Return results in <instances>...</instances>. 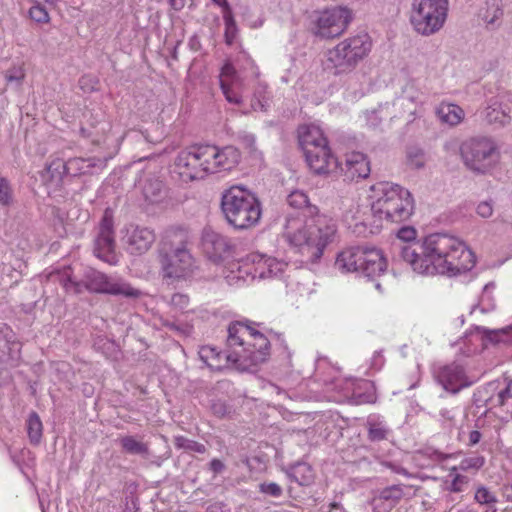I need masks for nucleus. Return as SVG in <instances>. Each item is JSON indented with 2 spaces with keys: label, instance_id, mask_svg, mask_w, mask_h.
I'll return each mask as SVG.
<instances>
[{
  "label": "nucleus",
  "instance_id": "nucleus-1",
  "mask_svg": "<svg viewBox=\"0 0 512 512\" xmlns=\"http://www.w3.org/2000/svg\"><path fill=\"white\" fill-rule=\"evenodd\" d=\"M416 237L414 227H401L397 232L398 242L393 243V252L419 274L456 276L475 266L474 253L454 236L433 233L422 240H416Z\"/></svg>",
  "mask_w": 512,
  "mask_h": 512
},
{
  "label": "nucleus",
  "instance_id": "nucleus-2",
  "mask_svg": "<svg viewBox=\"0 0 512 512\" xmlns=\"http://www.w3.org/2000/svg\"><path fill=\"white\" fill-rule=\"evenodd\" d=\"M287 203L294 209L303 211L306 224L303 230L293 235L291 241L298 246L303 256L311 263H316L323 255L324 249L336 235L335 221L325 214H320L317 206L310 203L307 194L294 190L287 196Z\"/></svg>",
  "mask_w": 512,
  "mask_h": 512
},
{
  "label": "nucleus",
  "instance_id": "nucleus-3",
  "mask_svg": "<svg viewBox=\"0 0 512 512\" xmlns=\"http://www.w3.org/2000/svg\"><path fill=\"white\" fill-rule=\"evenodd\" d=\"M240 159L241 153L234 146L220 148L211 144H195L180 151L174 165L184 181H193L203 179L208 174L231 171Z\"/></svg>",
  "mask_w": 512,
  "mask_h": 512
},
{
  "label": "nucleus",
  "instance_id": "nucleus-4",
  "mask_svg": "<svg viewBox=\"0 0 512 512\" xmlns=\"http://www.w3.org/2000/svg\"><path fill=\"white\" fill-rule=\"evenodd\" d=\"M376 198L371 204L372 214L390 223H402L413 215L415 203L409 190L392 182H378L371 187Z\"/></svg>",
  "mask_w": 512,
  "mask_h": 512
},
{
  "label": "nucleus",
  "instance_id": "nucleus-5",
  "mask_svg": "<svg viewBox=\"0 0 512 512\" xmlns=\"http://www.w3.org/2000/svg\"><path fill=\"white\" fill-rule=\"evenodd\" d=\"M59 282L66 292L74 294L88 291L94 294L123 296L131 299L139 298L141 295V291L129 283L110 277L92 267H86L79 280L75 279L70 272L65 271L60 276Z\"/></svg>",
  "mask_w": 512,
  "mask_h": 512
},
{
  "label": "nucleus",
  "instance_id": "nucleus-6",
  "mask_svg": "<svg viewBox=\"0 0 512 512\" xmlns=\"http://www.w3.org/2000/svg\"><path fill=\"white\" fill-rule=\"evenodd\" d=\"M189 236L175 231L162 241L158 249V261L164 279H185L195 268V260L188 248Z\"/></svg>",
  "mask_w": 512,
  "mask_h": 512
},
{
  "label": "nucleus",
  "instance_id": "nucleus-7",
  "mask_svg": "<svg viewBox=\"0 0 512 512\" xmlns=\"http://www.w3.org/2000/svg\"><path fill=\"white\" fill-rule=\"evenodd\" d=\"M221 209L229 225L238 230L255 226L262 213L256 195L241 186H232L223 192Z\"/></svg>",
  "mask_w": 512,
  "mask_h": 512
},
{
  "label": "nucleus",
  "instance_id": "nucleus-8",
  "mask_svg": "<svg viewBox=\"0 0 512 512\" xmlns=\"http://www.w3.org/2000/svg\"><path fill=\"white\" fill-rule=\"evenodd\" d=\"M335 267L343 273L355 272L373 280L386 271L387 261L380 249L354 246L338 254Z\"/></svg>",
  "mask_w": 512,
  "mask_h": 512
},
{
  "label": "nucleus",
  "instance_id": "nucleus-9",
  "mask_svg": "<svg viewBox=\"0 0 512 512\" xmlns=\"http://www.w3.org/2000/svg\"><path fill=\"white\" fill-rule=\"evenodd\" d=\"M447 13L448 0H413L410 22L417 33L430 36L443 27Z\"/></svg>",
  "mask_w": 512,
  "mask_h": 512
},
{
  "label": "nucleus",
  "instance_id": "nucleus-10",
  "mask_svg": "<svg viewBox=\"0 0 512 512\" xmlns=\"http://www.w3.org/2000/svg\"><path fill=\"white\" fill-rule=\"evenodd\" d=\"M372 43L367 33H361L340 42L329 51L328 61L333 64L335 74L352 71L370 52Z\"/></svg>",
  "mask_w": 512,
  "mask_h": 512
},
{
  "label": "nucleus",
  "instance_id": "nucleus-11",
  "mask_svg": "<svg viewBox=\"0 0 512 512\" xmlns=\"http://www.w3.org/2000/svg\"><path fill=\"white\" fill-rule=\"evenodd\" d=\"M496 145L488 138H471L460 146L465 166L477 173H485L495 162Z\"/></svg>",
  "mask_w": 512,
  "mask_h": 512
},
{
  "label": "nucleus",
  "instance_id": "nucleus-12",
  "mask_svg": "<svg viewBox=\"0 0 512 512\" xmlns=\"http://www.w3.org/2000/svg\"><path fill=\"white\" fill-rule=\"evenodd\" d=\"M352 20L351 11L345 7H335L319 13L314 20L312 31L320 38L340 36Z\"/></svg>",
  "mask_w": 512,
  "mask_h": 512
},
{
  "label": "nucleus",
  "instance_id": "nucleus-13",
  "mask_svg": "<svg viewBox=\"0 0 512 512\" xmlns=\"http://www.w3.org/2000/svg\"><path fill=\"white\" fill-rule=\"evenodd\" d=\"M243 362L238 363L239 371H253L259 365L267 361L270 356V341L268 338L252 326L248 333L246 348L239 351Z\"/></svg>",
  "mask_w": 512,
  "mask_h": 512
},
{
  "label": "nucleus",
  "instance_id": "nucleus-14",
  "mask_svg": "<svg viewBox=\"0 0 512 512\" xmlns=\"http://www.w3.org/2000/svg\"><path fill=\"white\" fill-rule=\"evenodd\" d=\"M114 251L115 232L113 216L106 210L99 223L97 236L94 240V255L109 264H114L116 262Z\"/></svg>",
  "mask_w": 512,
  "mask_h": 512
},
{
  "label": "nucleus",
  "instance_id": "nucleus-15",
  "mask_svg": "<svg viewBox=\"0 0 512 512\" xmlns=\"http://www.w3.org/2000/svg\"><path fill=\"white\" fill-rule=\"evenodd\" d=\"M434 377L444 390L454 395L474 383V381L470 380L467 376L463 365L458 362H452L438 367L434 371Z\"/></svg>",
  "mask_w": 512,
  "mask_h": 512
},
{
  "label": "nucleus",
  "instance_id": "nucleus-16",
  "mask_svg": "<svg viewBox=\"0 0 512 512\" xmlns=\"http://www.w3.org/2000/svg\"><path fill=\"white\" fill-rule=\"evenodd\" d=\"M201 245L204 254L215 263L234 256L235 245L231 240L211 228L203 230Z\"/></svg>",
  "mask_w": 512,
  "mask_h": 512
},
{
  "label": "nucleus",
  "instance_id": "nucleus-17",
  "mask_svg": "<svg viewBox=\"0 0 512 512\" xmlns=\"http://www.w3.org/2000/svg\"><path fill=\"white\" fill-rule=\"evenodd\" d=\"M21 359V343L13 330L7 325L0 328V374L9 368L19 365Z\"/></svg>",
  "mask_w": 512,
  "mask_h": 512
},
{
  "label": "nucleus",
  "instance_id": "nucleus-18",
  "mask_svg": "<svg viewBox=\"0 0 512 512\" xmlns=\"http://www.w3.org/2000/svg\"><path fill=\"white\" fill-rule=\"evenodd\" d=\"M200 359L212 370L221 371L224 368L234 367L238 370V363H242L238 350L219 351L214 346H202L199 350Z\"/></svg>",
  "mask_w": 512,
  "mask_h": 512
},
{
  "label": "nucleus",
  "instance_id": "nucleus-19",
  "mask_svg": "<svg viewBox=\"0 0 512 512\" xmlns=\"http://www.w3.org/2000/svg\"><path fill=\"white\" fill-rule=\"evenodd\" d=\"M304 156L310 169L318 175L328 174L338 167V161L332 155L328 142L317 148L307 149Z\"/></svg>",
  "mask_w": 512,
  "mask_h": 512
},
{
  "label": "nucleus",
  "instance_id": "nucleus-20",
  "mask_svg": "<svg viewBox=\"0 0 512 512\" xmlns=\"http://www.w3.org/2000/svg\"><path fill=\"white\" fill-rule=\"evenodd\" d=\"M154 241V232L148 228L139 226L128 229L124 237L126 250L132 255H142L146 253L151 248Z\"/></svg>",
  "mask_w": 512,
  "mask_h": 512
},
{
  "label": "nucleus",
  "instance_id": "nucleus-21",
  "mask_svg": "<svg viewBox=\"0 0 512 512\" xmlns=\"http://www.w3.org/2000/svg\"><path fill=\"white\" fill-rule=\"evenodd\" d=\"M510 113V105L504 100V97L498 95L489 100L482 116L488 124L503 127L510 123Z\"/></svg>",
  "mask_w": 512,
  "mask_h": 512
},
{
  "label": "nucleus",
  "instance_id": "nucleus-22",
  "mask_svg": "<svg viewBox=\"0 0 512 512\" xmlns=\"http://www.w3.org/2000/svg\"><path fill=\"white\" fill-rule=\"evenodd\" d=\"M263 258L258 254H250L244 260L230 263V272L234 278L243 279L251 276L252 279L259 277L265 278L266 272L262 268Z\"/></svg>",
  "mask_w": 512,
  "mask_h": 512
},
{
  "label": "nucleus",
  "instance_id": "nucleus-23",
  "mask_svg": "<svg viewBox=\"0 0 512 512\" xmlns=\"http://www.w3.org/2000/svg\"><path fill=\"white\" fill-rule=\"evenodd\" d=\"M252 325H257L255 322H242L236 321L230 323L228 326V336L226 340L227 350H236L239 347L241 351L246 348L248 342V333L252 331Z\"/></svg>",
  "mask_w": 512,
  "mask_h": 512
},
{
  "label": "nucleus",
  "instance_id": "nucleus-24",
  "mask_svg": "<svg viewBox=\"0 0 512 512\" xmlns=\"http://www.w3.org/2000/svg\"><path fill=\"white\" fill-rule=\"evenodd\" d=\"M297 132L298 142L303 153L307 152V149L317 148L328 142L321 129L314 125H301Z\"/></svg>",
  "mask_w": 512,
  "mask_h": 512
},
{
  "label": "nucleus",
  "instance_id": "nucleus-25",
  "mask_svg": "<svg viewBox=\"0 0 512 512\" xmlns=\"http://www.w3.org/2000/svg\"><path fill=\"white\" fill-rule=\"evenodd\" d=\"M346 174L352 180L367 178L370 174V162L361 152H352L346 156Z\"/></svg>",
  "mask_w": 512,
  "mask_h": 512
},
{
  "label": "nucleus",
  "instance_id": "nucleus-26",
  "mask_svg": "<svg viewBox=\"0 0 512 512\" xmlns=\"http://www.w3.org/2000/svg\"><path fill=\"white\" fill-rule=\"evenodd\" d=\"M365 427L367 429V439L373 443L388 440L392 434V429L387 422L378 415H370Z\"/></svg>",
  "mask_w": 512,
  "mask_h": 512
},
{
  "label": "nucleus",
  "instance_id": "nucleus-27",
  "mask_svg": "<svg viewBox=\"0 0 512 512\" xmlns=\"http://www.w3.org/2000/svg\"><path fill=\"white\" fill-rule=\"evenodd\" d=\"M290 481L300 486H310L314 482V471L312 467L305 462H297L290 465L285 471Z\"/></svg>",
  "mask_w": 512,
  "mask_h": 512
},
{
  "label": "nucleus",
  "instance_id": "nucleus-28",
  "mask_svg": "<svg viewBox=\"0 0 512 512\" xmlns=\"http://www.w3.org/2000/svg\"><path fill=\"white\" fill-rule=\"evenodd\" d=\"M435 113L442 123H446L450 126L459 124L464 117L463 109L452 103H441L436 108Z\"/></svg>",
  "mask_w": 512,
  "mask_h": 512
},
{
  "label": "nucleus",
  "instance_id": "nucleus-29",
  "mask_svg": "<svg viewBox=\"0 0 512 512\" xmlns=\"http://www.w3.org/2000/svg\"><path fill=\"white\" fill-rule=\"evenodd\" d=\"M504 15L502 0H486L485 7L481 11L482 20L489 26H499Z\"/></svg>",
  "mask_w": 512,
  "mask_h": 512
},
{
  "label": "nucleus",
  "instance_id": "nucleus-30",
  "mask_svg": "<svg viewBox=\"0 0 512 512\" xmlns=\"http://www.w3.org/2000/svg\"><path fill=\"white\" fill-rule=\"evenodd\" d=\"M119 443L123 452L127 454L139 455L143 458H148L150 454L148 444L137 440L134 436H123L119 439Z\"/></svg>",
  "mask_w": 512,
  "mask_h": 512
},
{
  "label": "nucleus",
  "instance_id": "nucleus-31",
  "mask_svg": "<svg viewBox=\"0 0 512 512\" xmlns=\"http://www.w3.org/2000/svg\"><path fill=\"white\" fill-rule=\"evenodd\" d=\"M475 330L482 335L484 341H488L491 344L498 343H512V338L508 337L512 327H506L502 329H488L483 326H476Z\"/></svg>",
  "mask_w": 512,
  "mask_h": 512
},
{
  "label": "nucleus",
  "instance_id": "nucleus-32",
  "mask_svg": "<svg viewBox=\"0 0 512 512\" xmlns=\"http://www.w3.org/2000/svg\"><path fill=\"white\" fill-rule=\"evenodd\" d=\"M403 495L404 492L401 485H391L381 489L379 494L373 498L372 504L378 507L379 502H389L391 508L403 498Z\"/></svg>",
  "mask_w": 512,
  "mask_h": 512
},
{
  "label": "nucleus",
  "instance_id": "nucleus-33",
  "mask_svg": "<svg viewBox=\"0 0 512 512\" xmlns=\"http://www.w3.org/2000/svg\"><path fill=\"white\" fill-rule=\"evenodd\" d=\"M164 184L158 178H147L142 186V193L146 201L159 202L163 197Z\"/></svg>",
  "mask_w": 512,
  "mask_h": 512
},
{
  "label": "nucleus",
  "instance_id": "nucleus-34",
  "mask_svg": "<svg viewBox=\"0 0 512 512\" xmlns=\"http://www.w3.org/2000/svg\"><path fill=\"white\" fill-rule=\"evenodd\" d=\"M267 85L258 84L254 89L253 97L251 99V108L254 111L266 112L270 106V97L267 91Z\"/></svg>",
  "mask_w": 512,
  "mask_h": 512
},
{
  "label": "nucleus",
  "instance_id": "nucleus-35",
  "mask_svg": "<svg viewBox=\"0 0 512 512\" xmlns=\"http://www.w3.org/2000/svg\"><path fill=\"white\" fill-rule=\"evenodd\" d=\"M223 20L225 24V42L231 45L237 34V25L233 16L232 8L228 2L224 3Z\"/></svg>",
  "mask_w": 512,
  "mask_h": 512
},
{
  "label": "nucleus",
  "instance_id": "nucleus-36",
  "mask_svg": "<svg viewBox=\"0 0 512 512\" xmlns=\"http://www.w3.org/2000/svg\"><path fill=\"white\" fill-rule=\"evenodd\" d=\"M43 425L39 415L32 411L27 419V433L32 444L37 445L42 438Z\"/></svg>",
  "mask_w": 512,
  "mask_h": 512
},
{
  "label": "nucleus",
  "instance_id": "nucleus-37",
  "mask_svg": "<svg viewBox=\"0 0 512 512\" xmlns=\"http://www.w3.org/2000/svg\"><path fill=\"white\" fill-rule=\"evenodd\" d=\"M173 443L176 449L184 450L185 452H195L199 454L207 452V448L204 444L182 435L175 436Z\"/></svg>",
  "mask_w": 512,
  "mask_h": 512
},
{
  "label": "nucleus",
  "instance_id": "nucleus-38",
  "mask_svg": "<svg viewBox=\"0 0 512 512\" xmlns=\"http://www.w3.org/2000/svg\"><path fill=\"white\" fill-rule=\"evenodd\" d=\"M512 398V387L508 377L505 378V387L499 389L497 393L491 394L486 400V405L490 407H503L507 400Z\"/></svg>",
  "mask_w": 512,
  "mask_h": 512
},
{
  "label": "nucleus",
  "instance_id": "nucleus-39",
  "mask_svg": "<svg viewBox=\"0 0 512 512\" xmlns=\"http://www.w3.org/2000/svg\"><path fill=\"white\" fill-rule=\"evenodd\" d=\"M66 164V173L68 176L77 177L83 174H88L89 169L87 166V159L75 157L70 158L65 162Z\"/></svg>",
  "mask_w": 512,
  "mask_h": 512
},
{
  "label": "nucleus",
  "instance_id": "nucleus-40",
  "mask_svg": "<svg viewBox=\"0 0 512 512\" xmlns=\"http://www.w3.org/2000/svg\"><path fill=\"white\" fill-rule=\"evenodd\" d=\"M474 500L481 506L497 504L498 498L494 492L484 485H477L474 492Z\"/></svg>",
  "mask_w": 512,
  "mask_h": 512
},
{
  "label": "nucleus",
  "instance_id": "nucleus-41",
  "mask_svg": "<svg viewBox=\"0 0 512 512\" xmlns=\"http://www.w3.org/2000/svg\"><path fill=\"white\" fill-rule=\"evenodd\" d=\"M426 162L425 153L421 148L410 147L407 150V164L413 169H421Z\"/></svg>",
  "mask_w": 512,
  "mask_h": 512
},
{
  "label": "nucleus",
  "instance_id": "nucleus-42",
  "mask_svg": "<svg viewBox=\"0 0 512 512\" xmlns=\"http://www.w3.org/2000/svg\"><path fill=\"white\" fill-rule=\"evenodd\" d=\"M47 172L50 174V178L53 181L61 182L66 173V164L61 159H55L46 167Z\"/></svg>",
  "mask_w": 512,
  "mask_h": 512
},
{
  "label": "nucleus",
  "instance_id": "nucleus-43",
  "mask_svg": "<svg viewBox=\"0 0 512 512\" xmlns=\"http://www.w3.org/2000/svg\"><path fill=\"white\" fill-rule=\"evenodd\" d=\"M259 493L271 498H280L283 495V488L276 482L263 481L258 484Z\"/></svg>",
  "mask_w": 512,
  "mask_h": 512
},
{
  "label": "nucleus",
  "instance_id": "nucleus-44",
  "mask_svg": "<svg viewBox=\"0 0 512 512\" xmlns=\"http://www.w3.org/2000/svg\"><path fill=\"white\" fill-rule=\"evenodd\" d=\"M25 78V71L21 66H14L5 73L7 84L14 85L16 88L22 86Z\"/></svg>",
  "mask_w": 512,
  "mask_h": 512
},
{
  "label": "nucleus",
  "instance_id": "nucleus-45",
  "mask_svg": "<svg viewBox=\"0 0 512 512\" xmlns=\"http://www.w3.org/2000/svg\"><path fill=\"white\" fill-rule=\"evenodd\" d=\"M267 267L266 277H278L280 276L287 264L279 262L276 259L267 258L262 260V268Z\"/></svg>",
  "mask_w": 512,
  "mask_h": 512
},
{
  "label": "nucleus",
  "instance_id": "nucleus-46",
  "mask_svg": "<svg viewBox=\"0 0 512 512\" xmlns=\"http://www.w3.org/2000/svg\"><path fill=\"white\" fill-rule=\"evenodd\" d=\"M29 16L37 23H48L50 20L47 8L41 2L32 5L29 9Z\"/></svg>",
  "mask_w": 512,
  "mask_h": 512
},
{
  "label": "nucleus",
  "instance_id": "nucleus-47",
  "mask_svg": "<svg viewBox=\"0 0 512 512\" xmlns=\"http://www.w3.org/2000/svg\"><path fill=\"white\" fill-rule=\"evenodd\" d=\"M13 202V191L9 181L0 177V205L9 206Z\"/></svg>",
  "mask_w": 512,
  "mask_h": 512
},
{
  "label": "nucleus",
  "instance_id": "nucleus-48",
  "mask_svg": "<svg viewBox=\"0 0 512 512\" xmlns=\"http://www.w3.org/2000/svg\"><path fill=\"white\" fill-rule=\"evenodd\" d=\"M162 324L165 328L169 329L170 331L176 332L178 335L181 336H190L193 331L192 325L189 324H179L170 320H165L162 322Z\"/></svg>",
  "mask_w": 512,
  "mask_h": 512
},
{
  "label": "nucleus",
  "instance_id": "nucleus-49",
  "mask_svg": "<svg viewBox=\"0 0 512 512\" xmlns=\"http://www.w3.org/2000/svg\"><path fill=\"white\" fill-rule=\"evenodd\" d=\"M210 409L213 415L218 418H223L230 413V407L225 401L220 399L211 400Z\"/></svg>",
  "mask_w": 512,
  "mask_h": 512
},
{
  "label": "nucleus",
  "instance_id": "nucleus-50",
  "mask_svg": "<svg viewBox=\"0 0 512 512\" xmlns=\"http://www.w3.org/2000/svg\"><path fill=\"white\" fill-rule=\"evenodd\" d=\"M221 90L225 96V99L232 104L239 105L242 102L241 96H239L229 85L226 80H221Z\"/></svg>",
  "mask_w": 512,
  "mask_h": 512
},
{
  "label": "nucleus",
  "instance_id": "nucleus-51",
  "mask_svg": "<svg viewBox=\"0 0 512 512\" xmlns=\"http://www.w3.org/2000/svg\"><path fill=\"white\" fill-rule=\"evenodd\" d=\"M485 463V459L482 456H473L465 458L460 463V468L462 470L468 469H480Z\"/></svg>",
  "mask_w": 512,
  "mask_h": 512
},
{
  "label": "nucleus",
  "instance_id": "nucleus-52",
  "mask_svg": "<svg viewBox=\"0 0 512 512\" xmlns=\"http://www.w3.org/2000/svg\"><path fill=\"white\" fill-rule=\"evenodd\" d=\"M469 483V478L465 475L456 474L450 484L451 492H462L465 489V486Z\"/></svg>",
  "mask_w": 512,
  "mask_h": 512
},
{
  "label": "nucleus",
  "instance_id": "nucleus-53",
  "mask_svg": "<svg viewBox=\"0 0 512 512\" xmlns=\"http://www.w3.org/2000/svg\"><path fill=\"white\" fill-rule=\"evenodd\" d=\"M170 303L175 309L183 311L189 305V297L185 294L175 293L172 295Z\"/></svg>",
  "mask_w": 512,
  "mask_h": 512
},
{
  "label": "nucleus",
  "instance_id": "nucleus-54",
  "mask_svg": "<svg viewBox=\"0 0 512 512\" xmlns=\"http://www.w3.org/2000/svg\"><path fill=\"white\" fill-rule=\"evenodd\" d=\"M477 214L482 218H489L493 214V206L489 201L480 202L476 208Z\"/></svg>",
  "mask_w": 512,
  "mask_h": 512
},
{
  "label": "nucleus",
  "instance_id": "nucleus-55",
  "mask_svg": "<svg viewBox=\"0 0 512 512\" xmlns=\"http://www.w3.org/2000/svg\"><path fill=\"white\" fill-rule=\"evenodd\" d=\"M236 76V69L234 68L233 64L230 62H226L222 68L220 73V81L221 80H232Z\"/></svg>",
  "mask_w": 512,
  "mask_h": 512
},
{
  "label": "nucleus",
  "instance_id": "nucleus-56",
  "mask_svg": "<svg viewBox=\"0 0 512 512\" xmlns=\"http://www.w3.org/2000/svg\"><path fill=\"white\" fill-rule=\"evenodd\" d=\"M108 159L109 158H107V157H104V158H100V157L87 158V166H88V169H89V173H91V169H93V168H98L100 170L104 169L106 167Z\"/></svg>",
  "mask_w": 512,
  "mask_h": 512
},
{
  "label": "nucleus",
  "instance_id": "nucleus-57",
  "mask_svg": "<svg viewBox=\"0 0 512 512\" xmlns=\"http://www.w3.org/2000/svg\"><path fill=\"white\" fill-rule=\"evenodd\" d=\"M381 465L390 469L395 474H400V475H404V476L408 475V471L404 467H402L396 463H393L390 461H382Z\"/></svg>",
  "mask_w": 512,
  "mask_h": 512
},
{
  "label": "nucleus",
  "instance_id": "nucleus-58",
  "mask_svg": "<svg viewBox=\"0 0 512 512\" xmlns=\"http://www.w3.org/2000/svg\"><path fill=\"white\" fill-rule=\"evenodd\" d=\"M424 453L429 458H431L432 460L437 461V462H442L448 458V456L445 455L444 453H442L438 450L430 449V448L426 449V451Z\"/></svg>",
  "mask_w": 512,
  "mask_h": 512
},
{
  "label": "nucleus",
  "instance_id": "nucleus-59",
  "mask_svg": "<svg viewBox=\"0 0 512 512\" xmlns=\"http://www.w3.org/2000/svg\"><path fill=\"white\" fill-rule=\"evenodd\" d=\"M209 469L214 474H220L225 470V464L219 459H212L209 463Z\"/></svg>",
  "mask_w": 512,
  "mask_h": 512
},
{
  "label": "nucleus",
  "instance_id": "nucleus-60",
  "mask_svg": "<svg viewBox=\"0 0 512 512\" xmlns=\"http://www.w3.org/2000/svg\"><path fill=\"white\" fill-rule=\"evenodd\" d=\"M482 438V434L480 431L478 430H473L469 433V442H468V445L469 446H474L476 444H478L480 442Z\"/></svg>",
  "mask_w": 512,
  "mask_h": 512
},
{
  "label": "nucleus",
  "instance_id": "nucleus-61",
  "mask_svg": "<svg viewBox=\"0 0 512 512\" xmlns=\"http://www.w3.org/2000/svg\"><path fill=\"white\" fill-rule=\"evenodd\" d=\"M171 8L175 11L182 10L186 5V0H168Z\"/></svg>",
  "mask_w": 512,
  "mask_h": 512
},
{
  "label": "nucleus",
  "instance_id": "nucleus-62",
  "mask_svg": "<svg viewBox=\"0 0 512 512\" xmlns=\"http://www.w3.org/2000/svg\"><path fill=\"white\" fill-rule=\"evenodd\" d=\"M499 386H500L499 380L491 381V382L487 383L485 390L487 392H494L499 389Z\"/></svg>",
  "mask_w": 512,
  "mask_h": 512
},
{
  "label": "nucleus",
  "instance_id": "nucleus-63",
  "mask_svg": "<svg viewBox=\"0 0 512 512\" xmlns=\"http://www.w3.org/2000/svg\"><path fill=\"white\" fill-rule=\"evenodd\" d=\"M220 511V507L216 504L214 505H209L207 508H206V512H219Z\"/></svg>",
  "mask_w": 512,
  "mask_h": 512
},
{
  "label": "nucleus",
  "instance_id": "nucleus-64",
  "mask_svg": "<svg viewBox=\"0 0 512 512\" xmlns=\"http://www.w3.org/2000/svg\"><path fill=\"white\" fill-rule=\"evenodd\" d=\"M485 509L483 512H497V507H496V504H491V505H488V506H484Z\"/></svg>",
  "mask_w": 512,
  "mask_h": 512
}]
</instances>
